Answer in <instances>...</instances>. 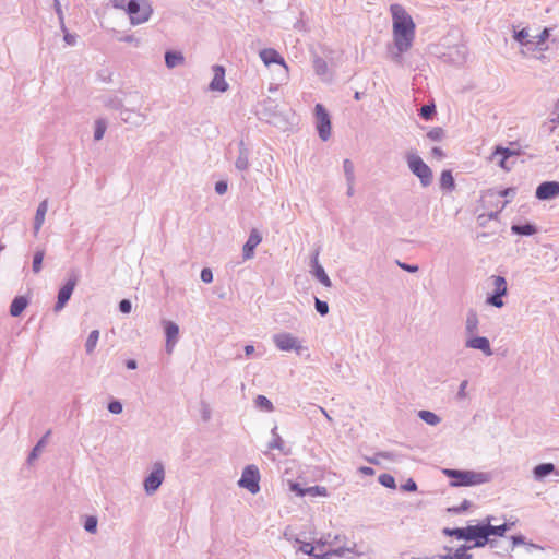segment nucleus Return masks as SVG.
Instances as JSON below:
<instances>
[{"instance_id":"22","label":"nucleus","mask_w":559,"mask_h":559,"mask_svg":"<svg viewBox=\"0 0 559 559\" xmlns=\"http://www.w3.org/2000/svg\"><path fill=\"white\" fill-rule=\"evenodd\" d=\"M239 154L235 162V167L240 170H247L249 167V150L243 141L239 142Z\"/></svg>"},{"instance_id":"11","label":"nucleus","mask_w":559,"mask_h":559,"mask_svg":"<svg viewBox=\"0 0 559 559\" xmlns=\"http://www.w3.org/2000/svg\"><path fill=\"white\" fill-rule=\"evenodd\" d=\"M76 282H78L76 277L72 276L59 289L58 299L55 305L56 312H59L60 310H62L66 307L67 302L70 300L72 293L76 286Z\"/></svg>"},{"instance_id":"59","label":"nucleus","mask_w":559,"mask_h":559,"mask_svg":"<svg viewBox=\"0 0 559 559\" xmlns=\"http://www.w3.org/2000/svg\"><path fill=\"white\" fill-rule=\"evenodd\" d=\"M401 488L404 491L413 492V491L417 490V485H416V483L412 478H409V479L406 480V483L404 485H402Z\"/></svg>"},{"instance_id":"19","label":"nucleus","mask_w":559,"mask_h":559,"mask_svg":"<svg viewBox=\"0 0 559 559\" xmlns=\"http://www.w3.org/2000/svg\"><path fill=\"white\" fill-rule=\"evenodd\" d=\"M259 56L265 66H270L271 63H277L287 68L284 58L273 48L262 49Z\"/></svg>"},{"instance_id":"61","label":"nucleus","mask_w":559,"mask_h":559,"mask_svg":"<svg viewBox=\"0 0 559 559\" xmlns=\"http://www.w3.org/2000/svg\"><path fill=\"white\" fill-rule=\"evenodd\" d=\"M62 32L64 33V41L70 46H74L76 44V35L69 33L67 29Z\"/></svg>"},{"instance_id":"40","label":"nucleus","mask_w":559,"mask_h":559,"mask_svg":"<svg viewBox=\"0 0 559 559\" xmlns=\"http://www.w3.org/2000/svg\"><path fill=\"white\" fill-rule=\"evenodd\" d=\"M503 296L506 295L498 292H492V294L487 297L486 302L492 307L502 308L504 306L502 300Z\"/></svg>"},{"instance_id":"64","label":"nucleus","mask_w":559,"mask_h":559,"mask_svg":"<svg viewBox=\"0 0 559 559\" xmlns=\"http://www.w3.org/2000/svg\"><path fill=\"white\" fill-rule=\"evenodd\" d=\"M511 542H512V549H513L515 546H519V545H525V544H526L525 537H524V536H522V535H515V536H512V537H511Z\"/></svg>"},{"instance_id":"12","label":"nucleus","mask_w":559,"mask_h":559,"mask_svg":"<svg viewBox=\"0 0 559 559\" xmlns=\"http://www.w3.org/2000/svg\"><path fill=\"white\" fill-rule=\"evenodd\" d=\"M559 195L558 181H544L537 188L535 197L538 200H551Z\"/></svg>"},{"instance_id":"26","label":"nucleus","mask_w":559,"mask_h":559,"mask_svg":"<svg viewBox=\"0 0 559 559\" xmlns=\"http://www.w3.org/2000/svg\"><path fill=\"white\" fill-rule=\"evenodd\" d=\"M512 234L521 235V236H532L537 233V228L535 225L531 223L526 224H513L511 226Z\"/></svg>"},{"instance_id":"5","label":"nucleus","mask_w":559,"mask_h":559,"mask_svg":"<svg viewBox=\"0 0 559 559\" xmlns=\"http://www.w3.org/2000/svg\"><path fill=\"white\" fill-rule=\"evenodd\" d=\"M443 534L447 536H454L457 539H464V540H474V547H484L483 545H479L478 542L481 540V528L480 524L476 525H468L466 527H456V528H449L445 527L443 530Z\"/></svg>"},{"instance_id":"48","label":"nucleus","mask_w":559,"mask_h":559,"mask_svg":"<svg viewBox=\"0 0 559 559\" xmlns=\"http://www.w3.org/2000/svg\"><path fill=\"white\" fill-rule=\"evenodd\" d=\"M53 9L58 15V20L60 22V27L62 31H66V24H64V15L61 8V3L59 0H53Z\"/></svg>"},{"instance_id":"4","label":"nucleus","mask_w":559,"mask_h":559,"mask_svg":"<svg viewBox=\"0 0 559 559\" xmlns=\"http://www.w3.org/2000/svg\"><path fill=\"white\" fill-rule=\"evenodd\" d=\"M124 10L133 25L145 23L153 12L148 0H130Z\"/></svg>"},{"instance_id":"18","label":"nucleus","mask_w":559,"mask_h":559,"mask_svg":"<svg viewBox=\"0 0 559 559\" xmlns=\"http://www.w3.org/2000/svg\"><path fill=\"white\" fill-rule=\"evenodd\" d=\"M165 334H166V350L173 352V347L178 341L179 328L173 321H164Z\"/></svg>"},{"instance_id":"53","label":"nucleus","mask_w":559,"mask_h":559,"mask_svg":"<svg viewBox=\"0 0 559 559\" xmlns=\"http://www.w3.org/2000/svg\"><path fill=\"white\" fill-rule=\"evenodd\" d=\"M107 408L111 414L118 415L122 413L123 406L120 401L114 400L108 403Z\"/></svg>"},{"instance_id":"7","label":"nucleus","mask_w":559,"mask_h":559,"mask_svg":"<svg viewBox=\"0 0 559 559\" xmlns=\"http://www.w3.org/2000/svg\"><path fill=\"white\" fill-rule=\"evenodd\" d=\"M260 472L255 465H248L243 468L238 486L247 489L252 495L260 491Z\"/></svg>"},{"instance_id":"43","label":"nucleus","mask_w":559,"mask_h":559,"mask_svg":"<svg viewBox=\"0 0 559 559\" xmlns=\"http://www.w3.org/2000/svg\"><path fill=\"white\" fill-rule=\"evenodd\" d=\"M435 114H436V106L432 103L424 105L419 110L420 117L425 120H430Z\"/></svg>"},{"instance_id":"16","label":"nucleus","mask_w":559,"mask_h":559,"mask_svg":"<svg viewBox=\"0 0 559 559\" xmlns=\"http://www.w3.org/2000/svg\"><path fill=\"white\" fill-rule=\"evenodd\" d=\"M311 267L313 276L325 287H331L332 282L319 262V251L317 250L311 258Z\"/></svg>"},{"instance_id":"49","label":"nucleus","mask_w":559,"mask_h":559,"mask_svg":"<svg viewBox=\"0 0 559 559\" xmlns=\"http://www.w3.org/2000/svg\"><path fill=\"white\" fill-rule=\"evenodd\" d=\"M518 155L515 151H511L510 148L497 146L495 152L492 153V157L496 156H506V158H509L511 156Z\"/></svg>"},{"instance_id":"9","label":"nucleus","mask_w":559,"mask_h":559,"mask_svg":"<svg viewBox=\"0 0 559 559\" xmlns=\"http://www.w3.org/2000/svg\"><path fill=\"white\" fill-rule=\"evenodd\" d=\"M272 341L274 345L283 352L295 350L297 354H300L302 350V346L298 337L294 336L292 333L282 332L276 333L272 336Z\"/></svg>"},{"instance_id":"34","label":"nucleus","mask_w":559,"mask_h":559,"mask_svg":"<svg viewBox=\"0 0 559 559\" xmlns=\"http://www.w3.org/2000/svg\"><path fill=\"white\" fill-rule=\"evenodd\" d=\"M51 433V431H47L45 433V436L37 442V444L33 448V450L31 451L29 455H28V463H32L34 460H36L41 451V449L45 447V443H46V439L49 437V435Z\"/></svg>"},{"instance_id":"57","label":"nucleus","mask_w":559,"mask_h":559,"mask_svg":"<svg viewBox=\"0 0 559 559\" xmlns=\"http://www.w3.org/2000/svg\"><path fill=\"white\" fill-rule=\"evenodd\" d=\"M397 265L408 272V273H416L418 271V265H415V264H407V263H404V262H401V261H396Z\"/></svg>"},{"instance_id":"20","label":"nucleus","mask_w":559,"mask_h":559,"mask_svg":"<svg viewBox=\"0 0 559 559\" xmlns=\"http://www.w3.org/2000/svg\"><path fill=\"white\" fill-rule=\"evenodd\" d=\"M551 474H559L558 471L556 469L555 464L552 463H542L533 468V477L537 481L544 480L547 476Z\"/></svg>"},{"instance_id":"60","label":"nucleus","mask_w":559,"mask_h":559,"mask_svg":"<svg viewBox=\"0 0 559 559\" xmlns=\"http://www.w3.org/2000/svg\"><path fill=\"white\" fill-rule=\"evenodd\" d=\"M211 415H212V412H211V408L207 404L203 403L202 404V409H201V417L204 421H209L211 419Z\"/></svg>"},{"instance_id":"2","label":"nucleus","mask_w":559,"mask_h":559,"mask_svg":"<svg viewBox=\"0 0 559 559\" xmlns=\"http://www.w3.org/2000/svg\"><path fill=\"white\" fill-rule=\"evenodd\" d=\"M443 473L452 479L450 481L452 487L481 485L491 479L490 474L484 472L445 468Z\"/></svg>"},{"instance_id":"50","label":"nucleus","mask_w":559,"mask_h":559,"mask_svg":"<svg viewBox=\"0 0 559 559\" xmlns=\"http://www.w3.org/2000/svg\"><path fill=\"white\" fill-rule=\"evenodd\" d=\"M314 307H316V310L318 311V313H320L321 316H325L329 312L328 302L323 301L317 297L314 298Z\"/></svg>"},{"instance_id":"36","label":"nucleus","mask_w":559,"mask_h":559,"mask_svg":"<svg viewBox=\"0 0 559 559\" xmlns=\"http://www.w3.org/2000/svg\"><path fill=\"white\" fill-rule=\"evenodd\" d=\"M99 340V331L93 330L87 336L86 343H85V350L87 354H92L97 345V342Z\"/></svg>"},{"instance_id":"17","label":"nucleus","mask_w":559,"mask_h":559,"mask_svg":"<svg viewBox=\"0 0 559 559\" xmlns=\"http://www.w3.org/2000/svg\"><path fill=\"white\" fill-rule=\"evenodd\" d=\"M262 241V236L257 229H252L248 240L243 245L242 248V255L245 260L252 259L254 255V249L260 245Z\"/></svg>"},{"instance_id":"1","label":"nucleus","mask_w":559,"mask_h":559,"mask_svg":"<svg viewBox=\"0 0 559 559\" xmlns=\"http://www.w3.org/2000/svg\"><path fill=\"white\" fill-rule=\"evenodd\" d=\"M390 12L393 22V39L397 49L394 58L401 59V55L409 50L415 39L416 25L413 17L397 3L391 4Z\"/></svg>"},{"instance_id":"13","label":"nucleus","mask_w":559,"mask_h":559,"mask_svg":"<svg viewBox=\"0 0 559 559\" xmlns=\"http://www.w3.org/2000/svg\"><path fill=\"white\" fill-rule=\"evenodd\" d=\"M214 76L209 85L211 91L217 92H226L229 87L228 83L225 81V68L219 64H215L212 68Z\"/></svg>"},{"instance_id":"32","label":"nucleus","mask_w":559,"mask_h":559,"mask_svg":"<svg viewBox=\"0 0 559 559\" xmlns=\"http://www.w3.org/2000/svg\"><path fill=\"white\" fill-rule=\"evenodd\" d=\"M440 186L442 189L452 191L455 188L454 178L451 170H443L440 177Z\"/></svg>"},{"instance_id":"23","label":"nucleus","mask_w":559,"mask_h":559,"mask_svg":"<svg viewBox=\"0 0 559 559\" xmlns=\"http://www.w3.org/2000/svg\"><path fill=\"white\" fill-rule=\"evenodd\" d=\"M479 319L474 309H469L465 320V333L468 336L474 335L478 331Z\"/></svg>"},{"instance_id":"47","label":"nucleus","mask_w":559,"mask_h":559,"mask_svg":"<svg viewBox=\"0 0 559 559\" xmlns=\"http://www.w3.org/2000/svg\"><path fill=\"white\" fill-rule=\"evenodd\" d=\"M513 37H514V39H515L516 41H519L521 45H525V46H527V45H530V44H531V41H530V40H527L528 32H527L525 28H523V29H521V31H518V32H514Z\"/></svg>"},{"instance_id":"46","label":"nucleus","mask_w":559,"mask_h":559,"mask_svg":"<svg viewBox=\"0 0 559 559\" xmlns=\"http://www.w3.org/2000/svg\"><path fill=\"white\" fill-rule=\"evenodd\" d=\"M427 138L431 141H441L444 138V130L440 127H435L427 133Z\"/></svg>"},{"instance_id":"21","label":"nucleus","mask_w":559,"mask_h":559,"mask_svg":"<svg viewBox=\"0 0 559 559\" xmlns=\"http://www.w3.org/2000/svg\"><path fill=\"white\" fill-rule=\"evenodd\" d=\"M48 211V200H43L39 205L37 206L35 217H34V226L33 231L34 235L37 236L43 224L45 223V217Z\"/></svg>"},{"instance_id":"62","label":"nucleus","mask_w":559,"mask_h":559,"mask_svg":"<svg viewBox=\"0 0 559 559\" xmlns=\"http://www.w3.org/2000/svg\"><path fill=\"white\" fill-rule=\"evenodd\" d=\"M227 189L228 185L226 181L221 180L215 183V191L217 194H224L227 191Z\"/></svg>"},{"instance_id":"14","label":"nucleus","mask_w":559,"mask_h":559,"mask_svg":"<svg viewBox=\"0 0 559 559\" xmlns=\"http://www.w3.org/2000/svg\"><path fill=\"white\" fill-rule=\"evenodd\" d=\"M465 347L481 350L486 356H491L493 354L490 342L485 336H476L475 334L468 336L465 341Z\"/></svg>"},{"instance_id":"35","label":"nucleus","mask_w":559,"mask_h":559,"mask_svg":"<svg viewBox=\"0 0 559 559\" xmlns=\"http://www.w3.org/2000/svg\"><path fill=\"white\" fill-rule=\"evenodd\" d=\"M492 285H493V292H498L501 294L507 295L508 294V285L507 281L503 276L500 275H493L491 276Z\"/></svg>"},{"instance_id":"24","label":"nucleus","mask_w":559,"mask_h":559,"mask_svg":"<svg viewBox=\"0 0 559 559\" xmlns=\"http://www.w3.org/2000/svg\"><path fill=\"white\" fill-rule=\"evenodd\" d=\"M271 435L272 439L267 443V449L278 450L283 454H288V450L285 447V442L277 432V426L273 427V429L271 430Z\"/></svg>"},{"instance_id":"6","label":"nucleus","mask_w":559,"mask_h":559,"mask_svg":"<svg viewBox=\"0 0 559 559\" xmlns=\"http://www.w3.org/2000/svg\"><path fill=\"white\" fill-rule=\"evenodd\" d=\"M165 479V467L162 462H155L151 473L144 478L143 487L147 496L154 495Z\"/></svg>"},{"instance_id":"29","label":"nucleus","mask_w":559,"mask_h":559,"mask_svg":"<svg viewBox=\"0 0 559 559\" xmlns=\"http://www.w3.org/2000/svg\"><path fill=\"white\" fill-rule=\"evenodd\" d=\"M185 62V57L181 52L177 51H166L165 53V63L167 68L174 69Z\"/></svg>"},{"instance_id":"55","label":"nucleus","mask_w":559,"mask_h":559,"mask_svg":"<svg viewBox=\"0 0 559 559\" xmlns=\"http://www.w3.org/2000/svg\"><path fill=\"white\" fill-rule=\"evenodd\" d=\"M201 281L209 284L213 282V273L209 267H204L200 274Z\"/></svg>"},{"instance_id":"42","label":"nucleus","mask_w":559,"mask_h":559,"mask_svg":"<svg viewBox=\"0 0 559 559\" xmlns=\"http://www.w3.org/2000/svg\"><path fill=\"white\" fill-rule=\"evenodd\" d=\"M44 255H45V251L44 250H38V251L35 252V254L33 257L32 269H33V272L35 274H37V273H39L41 271V264H43Z\"/></svg>"},{"instance_id":"41","label":"nucleus","mask_w":559,"mask_h":559,"mask_svg":"<svg viewBox=\"0 0 559 559\" xmlns=\"http://www.w3.org/2000/svg\"><path fill=\"white\" fill-rule=\"evenodd\" d=\"M313 69L320 76H325L329 70L328 63L322 58L318 57L313 60Z\"/></svg>"},{"instance_id":"27","label":"nucleus","mask_w":559,"mask_h":559,"mask_svg":"<svg viewBox=\"0 0 559 559\" xmlns=\"http://www.w3.org/2000/svg\"><path fill=\"white\" fill-rule=\"evenodd\" d=\"M445 559H472V555L468 554V549H471V546L462 545L460 546L454 554H451L452 549L445 547Z\"/></svg>"},{"instance_id":"3","label":"nucleus","mask_w":559,"mask_h":559,"mask_svg":"<svg viewBox=\"0 0 559 559\" xmlns=\"http://www.w3.org/2000/svg\"><path fill=\"white\" fill-rule=\"evenodd\" d=\"M406 162L409 170L415 175L420 185L426 188L432 183L433 175L431 168L415 153L406 155Z\"/></svg>"},{"instance_id":"54","label":"nucleus","mask_w":559,"mask_h":559,"mask_svg":"<svg viewBox=\"0 0 559 559\" xmlns=\"http://www.w3.org/2000/svg\"><path fill=\"white\" fill-rule=\"evenodd\" d=\"M296 543L301 544L300 547H299V551L313 557V555H314V547L312 546V544H310V543H301V540L298 539V538H296Z\"/></svg>"},{"instance_id":"10","label":"nucleus","mask_w":559,"mask_h":559,"mask_svg":"<svg viewBox=\"0 0 559 559\" xmlns=\"http://www.w3.org/2000/svg\"><path fill=\"white\" fill-rule=\"evenodd\" d=\"M490 521H491V518L488 516L487 523L480 524L483 542H478V544L483 545V546H486L487 544H489L491 547H495L496 540H490L489 536L490 535L503 536L506 534V532L508 530H510L512 524L503 523L501 525L495 526V525L490 524Z\"/></svg>"},{"instance_id":"39","label":"nucleus","mask_w":559,"mask_h":559,"mask_svg":"<svg viewBox=\"0 0 559 559\" xmlns=\"http://www.w3.org/2000/svg\"><path fill=\"white\" fill-rule=\"evenodd\" d=\"M107 129V123L104 119H97L95 121V128H94V140L100 141L104 138V134Z\"/></svg>"},{"instance_id":"58","label":"nucleus","mask_w":559,"mask_h":559,"mask_svg":"<svg viewBox=\"0 0 559 559\" xmlns=\"http://www.w3.org/2000/svg\"><path fill=\"white\" fill-rule=\"evenodd\" d=\"M132 309V304L129 299H122L120 302H119V310L122 312V313H130Z\"/></svg>"},{"instance_id":"28","label":"nucleus","mask_w":559,"mask_h":559,"mask_svg":"<svg viewBox=\"0 0 559 559\" xmlns=\"http://www.w3.org/2000/svg\"><path fill=\"white\" fill-rule=\"evenodd\" d=\"M380 459L397 461L401 459V455L395 452L380 451L377 452L372 457H366V461L371 464L379 465L381 463Z\"/></svg>"},{"instance_id":"31","label":"nucleus","mask_w":559,"mask_h":559,"mask_svg":"<svg viewBox=\"0 0 559 559\" xmlns=\"http://www.w3.org/2000/svg\"><path fill=\"white\" fill-rule=\"evenodd\" d=\"M418 417L425 421L426 424L430 425V426H437L438 424L441 423V418L435 414L433 412H430V411H419L418 412Z\"/></svg>"},{"instance_id":"52","label":"nucleus","mask_w":559,"mask_h":559,"mask_svg":"<svg viewBox=\"0 0 559 559\" xmlns=\"http://www.w3.org/2000/svg\"><path fill=\"white\" fill-rule=\"evenodd\" d=\"M306 491H307V495H310V496H326L328 495V490L323 486L308 487V488H306Z\"/></svg>"},{"instance_id":"33","label":"nucleus","mask_w":559,"mask_h":559,"mask_svg":"<svg viewBox=\"0 0 559 559\" xmlns=\"http://www.w3.org/2000/svg\"><path fill=\"white\" fill-rule=\"evenodd\" d=\"M346 551H352V548L341 546L334 550L326 551L322 555L314 554L312 559H331L332 556H343Z\"/></svg>"},{"instance_id":"45","label":"nucleus","mask_w":559,"mask_h":559,"mask_svg":"<svg viewBox=\"0 0 559 559\" xmlns=\"http://www.w3.org/2000/svg\"><path fill=\"white\" fill-rule=\"evenodd\" d=\"M98 520L96 516H87L84 522V530L91 534L96 533Z\"/></svg>"},{"instance_id":"30","label":"nucleus","mask_w":559,"mask_h":559,"mask_svg":"<svg viewBox=\"0 0 559 559\" xmlns=\"http://www.w3.org/2000/svg\"><path fill=\"white\" fill-rule=\"evenodd\" d=\"M103 104L105 107L112 110H122L124 109L123 100L118 95H108L103 98Z\"/></svg>"},{"instance_id":"25","label":"nucleus","mask_w":559,"mask_h":559,"mask_svg":"<svg viewBox=\"0 0 559 559\" xmlns=\"http://www.w3.org/2000/svg\"><path fill=\"white\" fill-rule=\"evenodd\" d=\"M28 299L24 296H16L10 306V314L12 317H19L27 307Z\"/></svg>"},{"instance_id":"44","label":"nucleus","mask_w":559,"mask_h":559,"mask_svg":"<svg viewBox=\"0 0 559 559\" xmlns=\"http://www.w3.org/2000/svg\"><path fill=\"white\" fill-rule=\"evenodd\" d=\"M379 483L390 489H394L396 487L395 479L390 474H381L378 478Z\"/></svg>"},{"instance_id":"51","label":"nucleus","mask_w":559,"mask_h":559,"mask_svg":"<svg viewBox=\"0 0 559 559\" xmlns=\"http://www.w3.org/2000/svg\"><path fill=\"white\" fill-rule=\"evenodd\" d=\"M331 535L329 534L326 537H322L320 538L318 542H317V545L318 546H325V545H335L337 544L338 542H341V539H343L344 537L340 536V535H335L333 537V540L330 539Z\"/></svg>"},{"instance_id":"15","label":"nucleus","mask_w":559,"mask_h":559,"mask_svg":"<svg viewBox=\"0 0 559 559\" xmlns=\"http://www.w3.org/2000/svg\"><path fill=\"white\" fill-rule=\"evenodd\" d=\"M120 117L124 123L130 124L132 127H140L147 119V116L144 112L126 107L121 110Z\"/></svg>"},{"instance_id":"63","label":"nucleus","mask_w":559,"mask_h":559,"mask_svg":"<svg viewBox=\"0 0 559 559\" xmlns=\"http://www.w3.org/2000/svg\"><path fill=\"white\" fill-rule=\"evenodd\" d=\"M472 506V502L469 500H463L459 507L454 509L456 513H462L468 510Z\"/></svg>"},{"instance_id":"38","label":"nucleus","mask_w":559,"mask_h":559,"mask_svg":"<svg viewBox=\"0 0 559 559\" xmlns=\"http://www.w3.org/2000/svg\"><path fill=\"white\" fill-rule=\"evenodd\" d=\"M255 406L265 412L274 409L273 403L264 395H258L254 400Z\"/></svg>"},{"instance_id":"8","label":"nucleus","mask_w":559,"mask_h":559,"mask_svg":"<svg viewBox=\"0 0 559 559\" xmlns=\"http://www.w3.org/2000/svg\"><path fill=\"white\" fill-rule=\"evenodd\" d=\"M314 115H316V128H317L319 138L325 142L331 138L330 115L322 104L316 105Z\"/></svg>"},{"instance_id":"56","label":"nucleus","mask_w":559,"mask_h":559,"mask_svg":"<svg viewBox=\"0 0 559 559\" xmlns=\"http://www.w3.org/2000/svg\"><path fill=\"white\" fill-rule=\"evenodd\" d=\"M289 488L298 497H304L307 495L306 488H302L298 483H290Z\"/></svg>"},{"instance_id":"37","label":"nucleus","mask_w":559,"mask_h":559,"mask_svg":"<svg viewBox=\"0 0 559 559\" xmlns=\"http://www.w3.org/2000/svg\"><path fill=\"white\" fill-rule=\"evenodd\" d=\"M343 169L346 178V183L355 182V167L350 159H344Z\"/></svg>"}]
</instances>
